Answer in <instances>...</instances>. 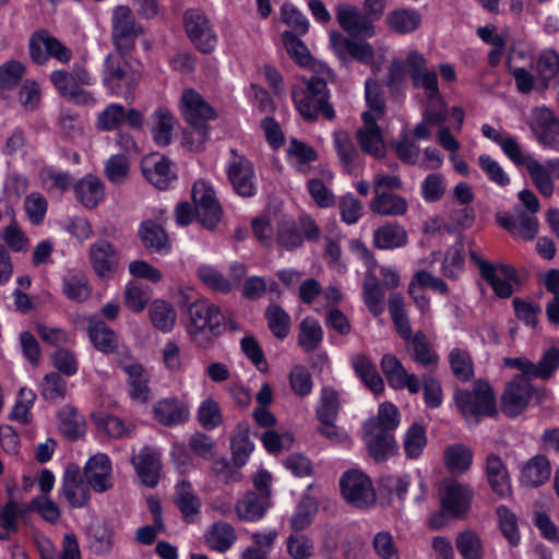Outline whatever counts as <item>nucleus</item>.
Instances as JSON below:
<instances>
[{
  "instance_id": "f257e3e1",
  "label": "nucleus",
  "mask_w": 559,
  "mask_h": 559,
  "mask_svg": "<svg viewBox=\"0 0 559 559\" xmlns=\"http://www.w3.org/2000/svg\"><path fill=\"white\" fill-rule=\"evenodd\" d=\"M365 95L368 109L361 114L364 126L357 131L356 136L362 152L381 158L385 154V145L377 121L384 116V102L376 81H366Z\"/></svg>"
},
{
  "instance_id": "f03ea898",
  "label": "nucleus",
  "mask_w": 559,
  "mask_h": 559,
  "mask_svg": "<svg viewBox=\"0 0 559 559\" xmlns=\"http://www.w3.org/2000/svg\"><path fill=\"white\" fill-rule=\"evenodd\" d=\"M328 87L324 80L312 76L304 80V85L292 87V98L299 115L306 120H314L319 112L326 119L335 116L328 102Z\"/></svg>"
},
{
  "instance_id": "7ed1b4c3",
  "label": "nucleus",
  "mask_w": 559,
  "mask_h": 559,
  "mask_svg": "<svg viewBox=\"0 0 559 559\" xmlns=\"http://www.w3.org/2000/svg\"><path fill=\"white\" fill-rule=\"evenodd\" d=\"M224 314L218 307L207 300H197L189 307V323L187 331L193 342L206 347L213 336L221 332Z\"/></svg>"
},
{
  "instance_id": "20e7f679",
  "label": "nucleus",
  "mask_w": 559,
  "mask_h": 559,
  "mask_svg": "<svg viewBox=\"0 0 559 559\" xmlns=\"http://www.w3.org/2000/svg\"><path fill=\"white\" fill-rule=\"evenodd\" d=\"M441 508L439 512L429 519V525L433 530L442 528L448 523V518H461L471 506L473 491L466 485L454 479H447L440 485Z\"/></svg>"
},
{
  "instance_id": "39448f33",
  "label": "nucleus",
  "mask_w": 559,
  "mask_h": 559,
  "mask_svg": "<svg viewBox=\"0 0 559 559\" xmlns=\"http://www.w3.org/2000/svg\"><path fill=\"white\" fill-rule=\"evenodd\" d=\"M454 401L469 423H476L481 415L491 416L496 413L495 397L488 382L477 381L474 384L473 392L466 390H456Z\"/></svg>"
},
{
  "instance_id": "423d86ee",
  "label": "nucleus",
  "mask_w": 559,
  "mask_h": 559,
  "mask_svg": "<svg viewBox=\"0 0 559 559\" xmlns=\"http://www.w3.org/2000/svg\"><path fill=\"white\" fill-rule=\"evenodd\" d=\"M104 67L103 81L110 92L131 98V92L141 78L140 72L132 69L120 52L108 55Z\"/></svg>"
},
{
  "instance_id": "0eeeda50",
  "label": "nucleus",
  "mask_w": 559,
  "mask_h": 559,
  "mask_svg": "<svg viewBox=\"0 0 559 559\" xmlns=\"http://www.w3.org/2000/svg\"><path fill=\"white\" fill-rule=\"evenodd\" d=\"M471 261L475 263L480 276L491 286L493 293L500 298H509L518 283L516 271L508 264H493L484 260L477 252L471 251Z\"/></svg>"
},
{
  "instance_id": "6e6552de",
  "label": "nucleus",
  "mask_w": 559,
  "mask_h": 559,
  "mask_svg": "<svg viewBox=\"0 0 559 559\" xmlns=\"http://www.w3.org/2000/svg\"><path fill=\"white\" fill-rule=\"evenodd\" d=\"M180 110L186 120L193 126L192 134L201 144L207 136V129L202 122L214 118L213 109L199 93L188 88L182 92Z\"/></svg>"
},
{
  "instance_id": "1a4fd4ad",
  "label": "nucleus",
  "mask_w": 559,
  "mask_h": 559,
  "mask_svg": "<svg viewBox=\"0 0 559 559\" xmlns=\"http://www.w3.org/2000/svg\"><path fill=\"white\" fill-rule=\"evenodd\" d=\"M528 127L538 143L559 152V119L546 106L532 108Z\"/></svg>"
},
{
  "instance_id": "9d476101",
  "label": "nucleus",
  "mask_w": 559,
  "mask_h": 559,
  "mask_svg": "<svg viewBox=\"0 0 559 559\" xmlns=\"http://www.w3.org/2000/svg\"><path fill=\"white\" fill-rule=\"evenodd\" d=\"M341 491L345 500L358 508H368L374 503L376 493L370 479L360 471L346 472L341 480Z\"/></svg>"
},
{
  "instance_id": "9b49d317",
  "label": "nucleus",
  "mask_w": 559,
  "mask_h": 559,
  "mask_svg": "<svg viewBox=\"0 0 559 559\" xmlns=\"http://www.w3.org/2000/svg\"><path fill=\"white\" fill-rule=\"evenodd\" d=\"M142 33L141 26L135 22L134 16L127 5H117L111 14V36L116 48L119 51L129 50L134 39Z\"/></svg>"
},
{
  "instance_id": "f8f14e48",
  "label": "nucleus",
  "mask_w": 559,
  "mask_h": 559,
  "mask_svg": "<svg viewBox=\"0 0 559 559\" xmlns=\"http://www.w3.org/2000/svg\"><path fill=\"white\" fill-rule=\"evenodd\" d=\"M233 158L228 163L227 175L235 192L243 198L255 194V174L251 162L243 155L230 151Z\"/></svg>"
},
{
  "instance_id": "ddd939ff",
  "label": "nucleus",
  "mask_w": 559,
  "mask_h": 559,
  "mask_svg": "<svg viewBox=\"0 0 559 559\" xmlns=\"http://www.w3.org/2000/svg\"><path fill=\"white\" fill-rule=\"evenodd\" d=\"M185 27L191 41L202 52L209 53L216 46V36L205 14L191 9L185 14Z\"/></svg>"
},
{
  "instance_id": "4468645a",
  "label": "nucleus",
  "mask_w": 559,
  "mask_h": 559,
  "mask_svg": "<svg viewBox=\"0 0 559 559\" xmlns=\"http://www.w3.org/2000/svg\"><path fill=\"white\" fill-rule=\"evenodd\" d=\"M88 259L96 275L104 280L112 277L120 262L119 252L105 239H99L90 246Z\"/></svg>"
},
{
  "instance_id": "2eb2a0df",
  "label": "nucleus",
  "mask_w": 559,
  "mask_h": 559,
  "mask_svg": "<svg viewBox=\"0 0 559 559\" xmlns=\"http://www.w3.org/2000/svg\"><path fill=\"white\" fill-rule=\"evenodd\" d=\"M141 170L145 179L157 189H168L176 179L171 162L159 153H152L141 160Z\"/></svg>"
},
{
  "instance_id": "dca6fc26",
  "label": "nucleus",
  "mask_w": 559,
  "mask_h": 559,
  "mask_svg": "<svg viewBox=\"0 0 559 559\" xmlns=\"http://www.w3.org/2000/svg\"><path fill=\"white\" fill-rule=\"evenodd\" d=\"M84 477L96 492L103 493L111 489L114 485L112 464L108 455L96 453L91 456L84 465Z\"/></svg>"
},
{
  "instance_id": "f3484780",
  "label": "nucleus",
  "mask_w": 559,
  "mask_h": 559,
  "mask_svg": "<svg viewBox=\"0 0 559 559\" xmlns=\"http://www.w3.org/2000/svg\"><path fill=\"white\" fill-rule=\"evenodd\" d=\"M61 495L72 508H83L90 500V485L83 480L80 467L74 464L67 466L62 485Z\"/></svg>"
},
{
  "instance_id": "a211bd4d",
  "label": "nucleus",
  "mask_w": 559,
  "mask_h": 559,
  "mask_svg": "<svg viewBox=\"0 0 559 559\" xmlns=\"http://www.w3.org/2000/svg\"><path fill=\"white\" fill-rule=\"evenodd\" d=\"M528 175L544 197H551L555 190V180L559 179V157L539 162L532 157L525 165Z\"/></svg>"
},
{
  "instance_id": "6ab92c4d",
  "label": "nucleus",
  "mask_w": 559,
  "mask_h": 559,
  "mask_svg": "<svg viewBox=\"0 0 559 559\" xmlns=\"http://www.w3.org/2000/svg\"><path fill=\"white\" fill-rule=\"evenodd\" d=\"M381 370L388 383L395 390L407 389L412 394L418 393L420 382L414 373H408L400 359L393 354H385L380 361Z\"/></svg>"
},
{
  "instance_id": "aec40b11",
  "label": "nucleus",
  "mask_w": 559,
  "mask_h": 559,
  "mask_svg": "<svg viewBox=\"0 0 559 559\" xmlns=\"http://www.w3.org/2000/svg\"><path fill=\"white\" fill-rule=\"evenodd\" d=\"M533 393L531 380L514 377L502 396V411L510 417L518 416L527 407Z\"/></svg>"
},
{
  "instance_id": "412c9836",
  "label": "nucleus",
  "mask_w": 559,
  "mask_h": 559,
  "mask_svg": "<svg viewBox=\"0 0 559 559\" xmlns=\"http://www.w3.org/2000/svg\"><path fill=\"white\" fill-rule=\"evenodd\" d=\"M330 45L341 60L352 57L367 64L374 57L373 47L369 43L346 38L337 31L330 32Z\"/></svg>"
},
{
  "instance_id": "4be33fe9",
  "label": "nucleus",
  "mask_w": 559,
  "mask_h": 559,
  "mask_svg": "<svg viewBox=\"0 0 559 559\" xmlns=\"http://www.w3.org/2000/svg\"><path fill=\"white\" fill-rule=\"evenodd\" d=\"M336 19L341 27L353 36L369 38L374 34L370 17L354 5L340 4L336 8Z\"/></svg>"
},
{
  "instance_id": "5701e85b",
  "label": "nucleus",
  "mask_w": 559,
  "mask_h": 559,
  "mask_svg": "<svg viewBox=\"0 0 559 559\" xmlns=\"http://www.w3.org/2000/svg\"><path fill=\"white\" fill-rule=\"evenodd\" d=\"M364 440L370 455L376 461H384L395 451V441L390 432L378 427L377 420H368L364 426Z\"/></svg>"
},
{
  "instance_id": "b1692460",
  "label": "nucleus",
  "mask_w": 559,
  "mask_h": 559,
  "mask_svg": "<svg viewBox=\"0 0 559 559\" xmlns=\"http://www.w3.org/2000/svg\"><path fill=\"white\" fill-rule=\"evenodd\" d=\"M131 462L140 480L147 487H155L159 480L162 469L160 453L156 450L143 447L132 456Z\"/></svg>"
},
{
  "instance_id": "393cba45",
  "label": "nucleus",
  "mask_w": 559,
  "mask_h": 559,
  "mask_svg": "<svg viewBox=\"0 0 559 559\" xmlns=\"http://www.w3.org/2000/svg\"><path fill=\"white\" fill-rule=\"evenodd\" d=\"M154 419L163 426L174 427L189 420L190 411L186 403L177 397H166L153 406Z\"/></svg>"
},
{
  "instance_id": "a878e982",
  "label": "nucleus",
  "mask_w": 559,
  "mask_h": 559,
  "mask_svg": "<svg viewBox=\"0 0 559 559\" xmlns=\"http://www.w3.org/2000/svg\"><path fill=\"white\" fill-rule=\"evenodd\" d=\"M123 371L128 376V386L130 397L140 404H145L151 397L148 386L150 374L142 365L131 361L121 365Z\"/></svg>"
},
{
  "instance_id": "bb28decb",
  "label": "nucleus",
  "mask_w": 559,
  "mask_h": 559,
  "mask_svg": "<svg viewBox=\"0 0 559 559\" xmlns=\"http://www.w3.org/2000/svg\"><path fill=\"white\" fill-rule=\"evenodd\" d=\"M237 539L238 535L235 527L225 521L214 522L204 532L205 545L211 550L219 554L228 551Z\"/></svg>"
},
{
  "instance_id": "cd10ccee",
  "label": "nucleus",
  "mask_w": 559,
  "mask_h": 559,
  "mask_svg": "<svg viewBox=\"0 0 559 559\" xmlns=\"http://www.w3.org/2000/svg\"><path fill=\"white\" fill-rule=\"evenodd\" d=\"M269 500L265 496L250 491L235 503V512L239 521L258 522L266 514Z\"/></svg>"
},
{
  "instance_id": "c85d7f7f",
  "label": "nucleus",
  "mask_w": 559,
  "mask_h": 559,
  "mask_svg": "<svg viewBox=\"0 0 559 559\" xmlns=\"http://www.w3.org/2000/svg\"><path fill=\"white\" fill-rule=\"evenodd\" d=\"M138 233L143 246L151 251L162 254L170 251V240L160 224L152 219L144 221Z\"/></svg>"
},
{
  "instance_id": "c756f323",
  "label": "nucleus",
  "mask_w": 559,
  "mask_h": 559,
  "mask_svg": "<svg viewBox=\"0 0 559 559\" xmlns=\"http://www.w3.org/2000/svg\"><path fill=\"white\" fill-rule=\"evenodd\" d=\"M175 502L181 512L185 521L193 523L198 520L201 511V500L194 492L189 481L181 480L175 487Z\"/></svg>"
},
{
  "instance_id": "7c9ffc66",
  "label": "nucleus",
  "mask_w": 559,
  "mask_h": 559,
  "mask_svg": "<svg viewBox=\"0 0 559 559\" xmlns=\"http://www.w3.org/2000/svg\"><path fill=\"white\" fill-rule=\"evenodd\" d=\"M76 200L86 209L96 207L105 197L102 180L94 175H86L74 185Z\"/></svg>"
},
{
  "instance_id": "2f4dec72",
  "label": "nucleus",
  "mask_w": 559,
  "mask_h": 559,
  "mask_svg": "<svg viewBox=\"0 0 559 559\" xmlns=\"http://www.w3.org/2000/svg\"><path fill=\"white\" fill-rule=\"evenodd\" d=\"M486 475L491 489L501 497L511 495V483L508 471L496 454H489L486 460Z\"/></svg>"
},
{
  "instance_id": "473e14b6",
  "label": "nucleus",
  "mask_w": 559,
  "mask_h": 559,
  "mask_svg": "<svg viewBox=\"0 0 559 559\" xmlns=\"http://www.w3.org/2000/svg\"><path fill=\"white\" fill-rule=\"evenodd\" d=\"M58 428L67 439L76 440L86 431L84 416L73 406L64 405L58 412Z\"/></svg>"
},
{
  "instance_id": "72a5a7b5",
  "label": "nucleus",
  "mask_w": 559,
  "mask_h": 559,
  "mask_svg": "<svg viewBox=\"0 0 559 559\" xmlns=\"http://www.w3.org/2000/svg\"><path fill=\"white\" fill-rule=\"evenodd\" d=\"M370 209L381 216H401L407 212L408 203L399 194L377 192L370 203Z\"/></svg>"
},
{
  "instance_id": "f704fd0d",
  "label": "nucleus",
  "mask_w": 559,
  "mask_h": 559,
  "mask_svg": "<svg viewBox=\"0 0 559 559\" xmlns=\"http://www.w3.org/2000/svg\"><path fill=\"white\" fill-rule=\"evenodd\" d=\"M352 367L365 383V385L374 394H380L384 390V382L376 369V366L362 354H356L350 359Z\"/></svg>"
},
{
  "instance_id": "c9c22d12",
  "label": "nucleus",
  "mask_w": 559,
  "mask_h": 559,
  "mask_svg": "<svg viewBox=\"0 0 559 559\" xmlns=\"http://www.w3.org/2000/svg\"><path fill=\"white\" fill-rule=\"evenodd\" d=\"M550 477V464L543 455L528 460L522 467L520 480L528 487H538Z\"/></svg>"
},
{
  "instance_id": "e433bc0d",
  "label": "nucleus",
  "mask_w": 559,
  "mask_h": 559,
  "mask_svg": "<svg viewBox=\"0 0 559 559\" xmlns=\"http://www.w3.org/2000/svg\"><path fill=\"white\" fill-rule=\"evenodd\" d=\"M408 236L405 228L399 224H386L373 233V243L382 250H392L407 245Z\"/></svg>"
},
{
  "instance_id": "4c0bfd02",
  "label": "nucleus",
  "mask_w": 559,
  "mask_h": 559,
  "mask_svg": "<svg viewBox=\"0 0 559 559\" xmlns=\"http://www.w3.org/2000/svg\"><path fill=\"white\" fill-rule=\"evenodd\" d=\"M151 119V132L155 143L159 146L168 145L173 140V131L176 123L173 114L165 107H158L152 114Z\"/></svg>"
},
{
  "instance_id": "58836bf2",
  "label": "nucleus",
  "mask_w": 559,
  "mask_h": 559,
  "mask_svg": "<svg viewBox=\"0 0 559 559\" xmlns=\"http://www.w3.org/2000/svg\"><path fill=\"white\" fill-rule=\"evenodd\" d=\"M406 352L412 359L423 366H433L438 361V355L423 332L415 333L405 342Z\"/></svg>"
},
{
  "instance_id": "ea45409f",
  "label": "nucleus",
  "mask_w": 559,
  "mask_h": 559,
  "mask_svg": "<svg viewBox=\"0 0 559 559\" xmlns=\"http://www.w3.org/2000/svg\"><path fill=\"white\" fill-rule=\"evenodd\" d=\"M364 301L373 316H379L384 311V290L373 272L369 267L362 286Z\"/></svg>"
},
{
  "instance_id": "a19ab883",
  "label": "nucleus",
  "mask_w": 559,
  "mask_h": 559,
  "mask_svg": "<svg viewBox=\"0 0 559 559\" xmlns=\"http://www.w3.org/2000/svg\"><path fill=\"white\" fill-rule=\"evenodd\" d=\"M88 336L95 348L105 354L112 353L118 346L116 333L98 319H88Z\"/></svg>"
},
{
  "instance_id": "79ce46f5",
  "label": "nucleus",
  "mask_w": 559,
  "mask_h": 559,
  "mask_svg": "<svg viewBox=\"0 0 559 559\" xmlns=\"http://www.w3.org/2000/svg\"><path fill=\"white\" fill-rule=\"evenodd\" d=\"M473 463L472 450L461 443L448 445L444 450V465L451 474L466 473Z\"/></svg>"
},
{
  "instance_id": "37998d69",
  "label": "nucleus",
  "mask_w": 559,
  "mask_h": 559,
  "mask_svg": "<svg viewBox=\"0 0 559 559\" xmlns=\"http://www.w3.org/2000/svg\"><path fill=\"white\" fill-rule=\"evenodd\" d=\"M385 22L391 31L408 34L419 28L421 15L413 9H399L388 13Z\"/></svg>"
},
{
  "instance_id": "c03bdc74",
  "label": "nucleus",
  "mask_w": 559,
  "mask_h": 559,
  "mask_svg": "<svg viewBox=\"0 0 559 559\" xmlns=\"http://www.w3.org/2000/svg\"><path fill=\"white\" fill-rule=\"evenodd\" d=\"M333 141L340 162L346 171L352 173L358 166L359 157L352 138L347 132L340 130L333 133Z\"/></svg>"
},
{
  "instance_id": "a18cd8bd",
  "label": "nucleus",
  "mask_w": 559,
  "mask_h": 559,
  "mask_svg": "<svg viewBox=\"0 0 559 559\" xmlns=\"http://www.w3.org/2000/svg\"><path fill=\"white\" fill-rule=\"evenodd\" d=\"M197 420L205 430H213L223 424L219 403L212 396L202 400L197 408Z\"/></svg>"
},
{
  "instance_id": "49530a36",
  "label": "nucleus",
  "mask_w": 559,
  "mask_h": 559,
  "mask_svg": "<svg viewBox=\"0 0 559 559\" xmlns=\"http://www.w3.org/2000/svg\"><path fill=\"white\" fill-rule=\"evenodd\" d=\"M286 152L288 162L300 173H306L309 164L318 157L310 145L296 139L289 142Z\"/></svg>"
},
{
  "instance_id": "de8ad7c7",
  "label": "nucleus",
  "mask_w": 559,
  "mask_h": 559,
  "mask_svg": "<svg viewBox=\"0 0 559 559\" xmlns=\"http://www.w3.org/2000/svg\"><path fill=\"white\" fill-rule=\"evenodd\" d=\"M455 547L462 559H484L485 549L479 535L473 531H464L455 538Z\"/></svg>"
},
{
  "instance_id": "09e8293b",
  "label": "nucleus",
  "mask_w": 559,
  "mask_h": 559,
  "mask_svg": "<svg viewBox=\"0 0 559 559\" xmlns=\"http://www.w3.org/2000/svg\"><path fill=\"white\" fill-rule=\"evenodd\" d=\"M148 314L152 324L163 332L171 331L177 320L175 309L164 300L153 301L150 306Z\"/></svg>"
},
{
  "instance_id": "8fccbe9b",
  "label": "nucleus",
  "mask_w": 559,
  "mask_h": 559,
  "mask_svg": "<svg viewBox=\"0 0 559 559\" xmlns=\"http://www.w3.org/2000/svg\"><path fill=\"white\" fill-rule=\"evenodd\" d=\"M276 242L285 250H294L302 245L304 236L294 221H276Z\"/></svg>"
},
{
  "instance_id": "3c124183",
  "label": "nucleus",
  "mask_w": 559,
  "mask_h": 559,
  "mask_svg": "<svg viewBox=\"0 0 559 559\" xmlns=\"http://www.w3.org/2000/svg\"><path fill=\"white\" fill-rule=\"evenodd\" d=\"M27 508L15 501L0 506V539L9 538L17 530V520L26 513Z\"/></svg>"
},
{
  "instance_id": "603ef678",
  "label": "nucleus",
  "mask_w": 559,
  "mask_h": 559,
  "mask_svg": "<svg viewBox=\"0 0 559 559\" xmlns=\"http://www.w3.org/2000/svg\"><path fill=\"white\" fill-rule=\"evenodd\" d=\"M323 333L319 322L306 318L299 325L298 344L306 352L314 350L322 342Z\"/></svg>"
},
{
  "instance_id": "864d4df0",
  "label": "nucleus",
  "mask_w": 559,
  "mask_h": 559,
  "mask_svg": "<svg viewBox=\"0 0 559 559\" xmlns=\"http://www.w3.org/2000/svg\"><path fill=\"white\" fill-rule=\"evenodd\" d=\"M253 449L254 444L250 440L248 426L243 424L239 425L236 435L231 439L234 462L238 466L245 465Z\"/></svg>"
},
{
  "instance_id": "5fc2aeb1",
  "label": "nucleus",
  "mask_w": 559,
  "mask_h": 559,
  "mask_svg": "<svg viewBox=\"0 0 559 559\" xmlns=\"http://www.w3.org/2000/svg\"><path fill=\"white\" fill-rule=\"evenodd\" d=\"M340 401L337 392L331 386H324L320 392L316 409L318 420L337 419Z\"/></svg>"
},
{
  "instance_id": "6e6d98bb",
  "label": "nucleus",
  "mask_w": 559,
  "mask_h": 559,
  "mask_svg": "<svg viewBox=\"0 0 559 559\" xmlns=\"http://www.w3.org/2000/svg\"><path fill=\"white\" fill-rule=\"evenodd\" d=\"M267 325L274 336L285 338L290 330V317L277 305H270L265 311Z\"/></svg>"
},
{
  "instance_id": "4d7b16f0",
  "label": "nucleus",
  "mask_w": 559,
  "mask_h": 559,
  "mask_svg": "<svg viewBox=\"0 0 559 559\" xmlns=\"http://www.w3.org/2000/svg\"><path fill=\"white\" fill-rule=\"evenodd\" d=\"M447 191V181L441 174L432 173L425 177L420 185V193L426 202L441 200Z\"/></svg>"
},
{
  "instance_id": "13d9d810",
  "label": "nucleus",
  "mask_w": 559,
  "mask_h": 559,
  "mask_svg": "<svg viewBox=\"0 0 559 559\" xmlns=\"http://www.w3.org/2000/svg\"><path fill=\"white\" fill-rule=\"evenodd\" d=\"M126 109L119 104H109L102 110L96 120V127L100 131H112L124 121Z\"/></svg>"
},
{
  "instance_id": "bf43d9fd",
  "label": "nucleus",
  "mask_w": 559,
  "mask_h": 559,
  "mask_svg": "<svg viewBox=\"0 0 559 559\" xmlns=\"http://www.w3.org/2000/svg\"><path fill=\"white\" fill-rule=\"evenodd\" d=\"M40 180L43 187L48 192L67 191L73 182L72 177L68 173L56 170L53 168H44L40 171Z\"/></svg>"
},
{
  "instance_id": "052dcab7",
  "label": "nucleus",
  "mask_w": 559,
  "mask_h": 559,
  "mask_svg": "<svg viewBox=\"0 0 559 559\" xmlns=\"http://www.w3.org/2000/svg\"><path fill=\"white\" fill-rule=\"evenodd\" d=\"M559 71V55L552 50H544L536 61V72L545 86Z\"/></svg>"
},
{
  "instance_id": "680f3d73",
  "label": "nucleus",
  "mask_w": 559,
  "mask_h": 559,
  "mask_svg": "<svg viewBox=\"0 0 559 559\" xmlns=\"http://www.w3.org/2000/svg\"><path fill=\"white\" fill-rule=\"evenodd\" d=\"M427 444L426 431L423 426L414 424L405 432L404 449L408 457H418Z\"/></svg>"
},
{
  "instance_id": "e2e57ef3",
  "label": "nucleus",
  "mask_w": 559,
  "mask_h": 559,
  "mask_svg": "<svg viewBox=\"0 0 559 559\" xmlns=\"http://www.w3.org/2000/svg\"><path fill=\"white\" fill-rule=\"evenodd\" d=\"M497 516L503 536L513 546L520 542L516 515L506 506L497 507Z\"/></svg>"
},
{
  "instance_id": "0e129e2a",
  "label": "nucleus",
  "mask_w": 559,
  "mask_h": 559,
  "mask_svg": "<svg viewBox=\"0 0 559 559\" xmlns=\"http://www.w3.org/2000/svg\"><path fill=\"white\" fill-rule=\"evenodd\" d=\"M289 386L300 397L311 393L313 386L312 377L305 366L296 365L292 368L289 372Z\"/></svg>"
},
{
  "instance_id": "69168bd1",
  "label": "nucleus",
  "mask_w": 559,
  "mask_h": 559,
  "mask_svg": "<svg viewBox=\"0 0 559 559\" xmlns=\"http://www.w3.org/2000/svg\"><path fill=\"white\" fill-rule=\"evenodd\" d=\"M281 37L287 53L300 66H307L310 61L307 46L292 32L286 31Z\"/></svg>"
},
{
  "instance_id": "338daca9",
  "label": "nucleus",
  "mask_w": 559,
  "mask_h": 559,
  "mask_svg": "<svg viewBox=\"0 0 559 559\" xmlns=\"http://www.w3.org/2000/svg\"><path fill=\"white\" fill-rule=\"evenodd\" d=\"M199 278L211 289L219 293H228L233 288L230 280L224 277L211 265H201L198 269Z\"/></svg>"
},
{
  "instance_id": "774afa93",
  "label": "nucleus",
  "mask_w": 559,
  "mask_h": 559,
  "mask_svg": "<svg viewBox=\"0 0 559 559\" xmlns=\"http://www.w3.org/2000/svg\"><path fill=\"white\" fill-rule=\"evenodd\" d=\"M288 555L293 559H310L314 554L313 542L306 535H290L286 540Z\"/></svg>"
}]
</instances>
